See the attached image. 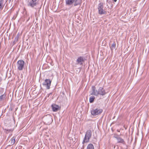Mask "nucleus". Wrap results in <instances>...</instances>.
<instances>
[{
  "label": "nucleus",
  "mask_w": 149,
  "mask_h": 149,
  "mask_svg": "<svg viewBox=\"0 0 149 149\" xmlns=\"http://www.w3.org/2000/svg\"><path fill=\"white\" fill-rule=\"evenodd\" d=\"M17 109H18V108L17 107L16 108H15V110L16 111L17 110Z\"/></svg>",
  "instance_id": "nucleus-28"
},
{
  "label": "nucleus",
  "mask_w": 149,
  "mask_h": 149,
  "mask_svg": "<svg viewBox=\"0 0 149 149\" xmlns=\"http://www.w3.org/2000/svg\"><path fill=\"white\" fill-rule=\"evenodd\" d=\"M117 0H113V1L114 2H116V1H117Z\"/></svg>",
  "instance_id": "nucleus-27"
},
{
  "label": "nucleus",
  "mask_w": 149,
  "mask_h": 149,
  "mask_svg": "<svg viewBox=\"0 0 149 149\" xmlns=\"http://www.w3.org/2000/svg\"><path fill=\"white\" fill-rule=\"evenodd\" d=\"M16 149H17V147L16 148Z\"/></svg>",
  "instance_id": "nucleus-32"
},
{
  "label": "nucleus",
  "mask_w": 149,
  "mask_h": 149,
  "mask_svg": "<svg viewBox=\"0 0 149 149\" xmlns=\"http://www.w3.org/2000/svg\"><path fill=\"white\" fill-rule=\"evenodd\" d=\"M4 92H6L4 91V89L2 88H0V94H2Z\"/></svg>",
  "instance_id": "nucleus-20"
},
{
  "label": "nucleus",
  "mask_w": 149,
  "mask_h": 149,
  "mask_svg": "<svg viewBox=\"0 0 149 149\" xmlns=\"http://www.w3.org/2000/svg\"><path fill=\"white\" fill-rule=\"evenodd\" d=\"M113 137L117 140V143H120L123 144H125V142L124 140L119 137V135L117 134H114Z\"/></svg>",
  "instance_id": "nucleus-6"
},
{
  "label": "nucleus",
  "mask_w": 149,
  "mask_h": 149,
  "mask_svg": "<svg viewBox=\"0 0 149 149\" xmlns=\"http://www.w3.org/2000/svg\"><path fill=\"white\" fill-rule=\"evenodd\" d=\"M17 49L18 50H19V48L18 47H17Z\"/></svg>",
  "instance_id": "nucleus-30"
},
{
  "label": "nucleus",
  "mask_w": 149,
  "mask_h": 149,
  "mask_svg": "<svg viewBox=\"0 0 149 149\" xmlns=\"http://www.w3.org/2000/svg\"><path fill=\"white\" fill-rule=\"evenodd\" d=\"M43 119L45 121V123L48 124L51 123L53 121L52 116L49 114L44 116L43 117Z\"/></svg>",
  "instance_id": "nucleus-4"
},
{
  "label": "nucleus",
  "mask_w": 149,
  "mask_h": 149,
  "mask_svg": "<svg viewBox=\"0 0 149 149\" xmlns=\"http://www.w3.org/2000/svg\"><path fill=\"white\" fill-rule=\"evenodd\" d=\"M116 47V44L115 42H113L111 45V50H113L115 49Z\"/></svg>",
  "instance_id": "nucleus-17"
},
{
  "label": "nucleus",
  "mask_w": 149,
  "mask_h": 149,
  "mask_svg": "<svg viewBox=\"0 0 149 149\" xmlns=\"http://www.w3.org/2000/svg\"><path fill=\"white\" fill-rule=\"evenodd\" d=\"M19 38V33L17 34V37L15 38V40L13 42V45H15L16 42H17Z\"/></svg>",
  "instance_id": "nucleus-16"
},
{
  "label": "nucleus",
  "mask_w": 149,
  "mask_h": 149,
  "mask_svg": "<svg viewBox=\"0 0 149 149\" xmlns=\"http://www.w3.org/2000/svg\"><path fill=\"white\" fill-rule=\"evenodd\" d=\"M3 2L4 1H0V10H2L4 7Z\"/></svg>",
  "instance_id": "nucleus-18"
},
{
  "label": "nucleus",
  "mask_w": 149,
  "mask_h": 149,
  "mask_svg": "<svg viewBox=\"0 0 149 149\" xmlns=\"http://www.w3.org/2000/svg\"><path fill=\"white\" fill-rule=\"evenodd\" d=\"M11 141L13 144L15 142V139H13Z\"/></svg>",
  "instance_id": "nucleus-22"
},
{
  "label": "nucleus",
  "mask_w": 149,
  "mask_h": 149,
  "mask_svg": "<svg viewBox=\"0 0 149 149\" xmlns=\"http://www.w3.org/2000/svg\"><path fill=\"white\" fill-rule=\"evenodd\" d=\"M98 13L100 15L106 14L107 12L105 9H103V4L102 3H99L98 5Z\"/></svg>",
  "instance_id": "nucleus-3"
},
{
  "label": "nucleus",
  "mask_w": 149,
  "mask_h": 149,
  "mask_svg": "<svg viewBox=\"0 0 149 149\" xmlns=\"http://www.w3.org/2000/svg\"><path fill=\"white\" fill-rule=\"evenodd\" d=\"M85 60V58L84 57L82 56H79L78 57L77 60V64L82 65L83 63L84 62Z\"/></svg>",
  "instance_id": "nucleus-8"
},
{
  "label": "nucleus",
  "mask_w": 149,
  "mask_h": 149,
  "mask_svg": "<svg viewBox=\"0 0 149 149\" xmlns=\"http://www.w3.org/2000/svg\"><path fill=\"white\" fill-rule=\"evenodd\" d=\"M2 80V78L0 77V82H1Z\"/></svg>",
  "instance_id": "nucleus-25"
},
{
  "label": "nucleus",
  "mask_w": 149,
  "mask_h": 149,
  "mask_svg": "<svg viewBox=\"0 0 149 149\" xmlns=\"http://www.w3.org/2000/svg\"><path fill=\"white\" fill-rule=\"evenodd\" d=\"M17 15H18V13H17H17L16 15V16H15V18L14 19H15L16 18V17L17 16Z\"/></svg>",
  "instance_id": "nucleus-26"
},
{
  "label": "nucleus",
  "mask_w": 149,
  "mask_h": 149,
  "mask_svg": "<svg viewBox=\"0 0 149 149\" xmlns=\"http://www.w3.org/2000/svg\"><path fill=\"white\" fill-rule=\"evenodd\" d=\"M37 0H31V1L29 2V4L31 7H34L36 5V1Z\"/></svg>",
  "instance_id": "nucleus-14"
},
{
  "label": "nucleus",
  "mask_w": 149,
  "mask_h": 149,
  "mask_svg": "<svg viewBox=\"0 0 149 149\" xmlns=\"http://www.w3.org/2000/svg\"><path fill=\"white\" fill-rule=\"evenodd\" d=\"M0 1H4L3 0H0Z\"/></svg>",
  "instance_id": "nucleus-29"
},
{
  "label": "nucleus",
  "mask_w": 149,
  "mask_h": 149,
  "mask_svg": "<svg viewBox=\"0 0 149 149\" xmlns=\"http://www.w3.org/2000/svg\"><path fill=\"white\" fill-rule=\"evenodd\" d=\"M107 1H108V0H107Z\"/></svg>",
  "instance_id": "nucleus-33"
},
{
  "label": "nucleus",
  "mask_w": 149,
  "mask_h": 149,
  "mask_svg": "<svg viewBox=\"0 0 149 149\" xmlns=\"http://www.w3.org/2000/svg\"><path fill=\"white\" fill-rule=\"evenodd\" d=\"M52 80L49 79H46L43 83L42 85L45 86L47 89H49L51 85Z\"/></svg>",
  "instance_id": "nucleus-7"
},
{
  "label": "nucleus",
  "mask_w": 149,
  "mask_h": 149,
  "mask_svg": "<svg viewBox=\"0 0 149 149\" xmlns=\"http://www.w3.org/2000/svg\"><path fill=\"white\" fill-rule=\"evenodd\" d=\"M87 149H94L93 145L92 143H89L87 146Z\"/></svg>",
  "instance_id": "nucleus-15"
},
{
  "label": "nucleus",
  "mask_w": 149,
  "mask_h": 149,
  "mask_svg": "<svg viewBox=\"0 0 149 149\" xmlns=\"http://www.w3.org/2000/svg\"><path fill=\"white\" fill-rule=\"evenodd\" d=\"M95 98V97L94 96L90 97L89 98V102L90 103H93L94 102Z\"/></svg>",
  "instance_id": "nucleus-19"
},
{
  "label": "nucleus",
  "mask_w": 149,
  "mask_h": 149,
  "mask_svg": "<svg viewBox=\"0 0 149 149\" xmlns=\"http://www.w3.org/2000/svg\"><path fill=\"white\" fill-rule=\"evenodd\" d=\"M4 130H5V132L6 133H8L9 132H12L13 131V130L11 129H4Z\"/></svg>",
  "instance_id": "nucleus-21"
},
{
  "label": "nucleus",
  "mask_w": 149,
  "mask_h": 149,
  "mask_svg": "<svg viewBox=\"0 0 149 149\" xmlns=\"http://www.w3.org/2000/svg\"><path fill=\"white\" fill-rule=\"evenodd\" d=\"M17 64H18L17 67H18V68L19 69V61H17Z\"/></svg>",
  "instance_id": "nucleus-23"
},
{
  "label": "nucleus",
  "mask_w": 149,
  "mask_h": 149,
  "mask_svg": "<svg viewBox=\"0 0 149 149\" xmlns=\"http://www.w3.org/2000/svg\"><path fill=\"white\" fill-rule=\"evenodd\" d=\"M9 109L11 111H12L13 110V109H12V107L11 108L10 107L9 108Z\"/></svg>",
  "instance_id": "nucleus-24"
},
{
  "label": "nucleus",
  "mask_w": 149,
  "mask_h": 149,
  "mask_svg": "<svg viewBox=\"0 0 149 149\" xmlns=\"http://www.w3.org/2000/svg\"><path fill=\"white\" fill-rule=\"evenodd\" d=\"M92 136V131L90 130H88L86 132L84 137L82 141V143L89 142Z\"/></svg>",
  "instance_id": "nucleus-2"
},
{
  "label": "nucleus",
  "mask_w": 149,
  "mask_h": 149,
  "mask_svg": "<svg viewBox=\"0 0 149 149\" xmlns=\"http://www.w3.org/2000/svg\"><path fill=\"white\" fill-rule=\"evenodd\" d=\"M52 110L54 111H56L60 108V107L58 105L55 104H53L52 105Z\"/></svg>",
  "instance_id": "nucleus-11"
},
{
  "label": "nucleus",
  "mask_w": 149,
  "mask_h": 149,
  "mask_svg": "<svg viewBox=\"0 0 149 149\" xmlns=\"http://www.w3.org/2000/svg\"><path fill=\"white\" fill-rule=\"evenodd\" d=\"M106 94V93L103 88L102 87H99L98 89V95L103 96L105 95Z\"/></svg>",
  "instance_id": "nucleus-9"
},
{
  "label": "nucleus",
  "mask_w": 149,
  "mask_h": 149,
  "mask_svg": "<svg viewBox=\"0 0 149 149\" xmlns=\"http://www.w3.org/2000/svg\"><path fill=\"white\" fill-rule=\"evenodd\" d=\"M14 17H15V16H14V17H13V19L14 18Z\"/></svg>",
  "instance_id": "nucleus-31"
},
{
  "label": "nucleus",
  "mask_w": 149,
  "mask_h": 149,
  "mask_svg": "<svg viewBox=\"0 0 149 149\" xmlns=\"http://www.w3.org/2000/svg\"><path fill=\"white\" fill-rule=\"evenodd\" d=\"M6 92H4L3 94L0 95V102L3 101L6 96Z\"/></svg>",
  "instance_id": "nucleus-13"
},
{
  "label": "nucleus",
  "mask_w": 149,
  "mask_h": 149,
  "mask_svg": "<svg viewBox=\"0 0 149 149\" xmlns=\"http://www.w3.org/2000/svg\"><path fill=\"white\" fill-rule=\"evenodd\" d=\"M92 92L91 93V95H93L95 96H97L98 95V90L97 91L96 89V88L94 86L92 87Z\"/></svg>",
  "instance_id": "nucleus-10"
},
{
  "label": "nucleus",
  "mask_w": 149,
  "mask_h": 149,
  "mask_svg": "<svg viewBox=\"0 0 149 149\" xmlns=\"http://www.w3.org/2000/svg\"><path fill=\"white\" fill-rule=\"evenodd\" d=\"M102 111L103 110L102 109L97 108L92 110L91 111V113L92 115L95 116L100 114Z\"/></svg>",
  "instance_id": "nucleus-5"
},
{
  "label": "nucleus",
  "mask_w": 149,
  "mask_h": 149,
  "mask_svg": "<svg viewBox=\"0 0 149 149\" xmlns=\"http://www.w3.org/2000/svg\"><path fill=\"white\" fill-rule=\"evenodd\" d=\"M24 62L22 60H19V70H22L24 67Z\"/></svg>",
  "instance_id": "nucleus-12"
},
{
  "label": "nucleus",
  "mask_w": 149,
  "mask_h": 149,
  "mask_svg": "<svg viewBox=\"0 0 149 149\" xmlns=\"http://www.w3.org/2000/svg\"><path fill=\"white\" fill-rule=\"evenodd\" d=\"M66 5L70 6L73 5L76 6L78 5L80 6L82 3V0H65Z\"/></svg>",
  "instance_id": "nucleus-1"
}]
</instances>
